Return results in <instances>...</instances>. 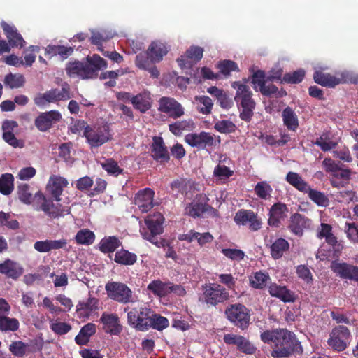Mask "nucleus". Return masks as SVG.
<instances>
[{
	"label": "nucleus",
	"instance_id": "25",
	"mask_svg": "<svg viewBox=\"0 0 358 358\" xmlns=\"http://www.w3.org/2000/svg\"><path fill=\"white\" fill-rule=\"evenodd\" d=\"M100 322L103 325L104 331L110 335H119L122 331L120 318L115 313H103Z\"/></svg>",
	"mask_w": 358,
	"mask_h": 358
},
{
	"label": "nucleus",
	"instance_id": "33",
	"mask_svg": "<svg viewBox=\"0 0 358 358\" xmlns=\"http://www.w3.org/2000/svg\"><path fill=\"white\" fill-rule=\"evenodd\" d=\"M99 299L90 296L86 301H79L76 306L77 313L83 317H89L92 313L98 310Z\"/></svg>",
	"mask_w": 358,
	"mask_h": 358
},
{
	"label": "nucleus",
	"instance_id": "15",
	"mask_svg": "<svg viewBox=\"0 0 358 358\" xmlns=\"http://www.w3.org/2000/svg\"><path fill=\"white\" fill-rule=\"evenodd\" d=\"M35 196H38L43 200L40 208L50 219L64 217L71 213L70 207L62 204L55 205L52 199H47L40 191L35 193Z\"/></svg>",
	"mask_w": 358,
	"mask_h": 358
},
{
	"label": "nucleus",
	"instance_id": "44",
	"mask_svg": "<svg viewBox=\"0 0 358 358\" xmlns=\"http://www.w3.org/2000/svg\"><path fill=\"white\" fill-rule=\"evenodd\" d=\"M254 191L259 199L268 200L271 197L273 188L267 181H260L255 186Z\"/></svg>",
	"mask_w": 358,
	"mask_h": 358
},
{
	"label": "nucleus",
	"instance_id": "38",
	"mask_svg": "<svg viewBox=\"0 0 358 358\" xmlns=\"http://www.w3.org/2000/svg\"><path fill=\"white\" fill-rule=\"evenodd\" d=\"M289 249V242L282 238H277L271 245V255L275 259L281 258L283 253Z\"/></svg>",
	"mask_w": 358,
	"mask_h": 358
},
{
	"label": "nucleus",
	"instance_id": "56",
	"mask_svg": "<svg viewBox=\"0 0 358 358\" xmlns=\"http://www.w3.org/2000/svg\"><path fill=\"white\" fill-rule=\"evenodd\" d=\"M214 128L220 133L229 134L236 130V125L230 120H221L215 124Z\"/></svg>",
	"mask_w": 358,
	"mask_h": 358
},
{
	"label": "nucleus",
	"instance_id": "28",
	"mask_svg": "<svg viewBox=\"0 0 358 358\" xmlns=\"http://www.w3.org/2000/svg\"><path fill=\"white\" fill-rule=\"evenodd\" d=\"M68 184L69 182L66 178L53 176L50 178L47 189L52 199L57 202H59L64 189L67 187Z\"/></svg>",
	"mask_w": 358,
	"mask_h": 358
},
{
	"label": "nucleus",
	"instance_id": "34",
	"mask_svg": "<svg viewBox=\"0 0 358 358\" xmlns=\"http://www.w3.org/2000/svg\"><path fill=\"white\" fill-rule=\"evenodd\" d=\"M122 245V241L115 236H105L99 243V250L104 253H113Z\"/></svg>",
	"mask_w": 358,
	"mask_h": 358
},
{
	"label": "nucleus",
	"instance_id": "3",
	"mask_svg": "<svg viewBox=\"0 0 358 358\" xmlns=\"http://www.w3.org/2000/svg\"><path fill=\"white\" fill-rule=\"evenodd\" d=\"M247 82V80H245L244 83L236 81L231 84V87L236 90L234 101L239 110V117L243 121L250 122L254 115L256 103L252 98V92L246 84Z\"/></svg>",
	"mask_w": 358,
	"mask_h": 358
},
{
	"label": "nucleus",
	"instance_id": "62",
	"mask_svg": "<svg viewBox=\"0 0 358 358\" xmlns=\"http://www.w3.org/2000/svg\"><path fill=\"white\" fill-rule=\"evenodd\" d=\"M50 329L57 335H64L71 329V326L66 322H52L50 324Z\"/></svg>",
	"mask_w": 358,
	"mask_h": 358
},
{
	"label": "nucleus",
	"instance_id": "41",
	"mask_svg": "<svg viewBox=\"0 0 358 358\" xmlns=\"http://www.w3.org/2000/svg\"><path fill=\"white\" fill-rule=\"evenodd\" d=\"M14 189V176L11 173H3L0 176V193L10 194Z\"/></svg>",
	"mask_w": 358,
	"mask_h": 358
},
{
	"label": "nucleus",
	"instance_id": "1",
	"mask_svg": "<svg viewBox=\"0 0 358 358\" xmlns=\"http://www.w3.org/2000/svg\"><path fill=\"white\" fill-rule=\"evenodd\" d=\"M265 343H272L271 355L273 358H288L303 353V347L294 333L287 329L266 330L261 334Z\"/></svg>",
	"mask_w": 358,
	"mask_h": 358
},
{
	"label": "nucleus",
	"instance_id": "37",
	"mask_svg": "<svg viewBox=\"0 0 358 358\" xmlns=\"http://www.w3.org/2000/svg\"><path fill=\"white\" fill-rule=\"evenodd\" d=\"M114 262L120 265L131 266L137 261V255L125 249L116 251L113 259Z\"/></svg>",
	"mask_w": 358,
	"mask_h": 358
},
{
	"label": "nucleus",
	"instance_id": "60",
	"mask_svg": "<svg viewBox=\"0 0 358 358\" xmlns=\"http://www.w3.org/2000/svg\"><path fill=\"white\" fill-rule=\"evenodd\" d=\"M136 65L141 69H148V67L153 63L150 61L148 50L145 52H141L136 55L135 59Z\"/></svg>",
	"mask_w": 358,
	"mask_h": 358
},
{
	"label": "nucleus",
	"instance_id": "30",
	"mask_svg": "<svg viewBox=\"0 0 358 358\" xmlns=\"http://www.w3.org/2000/svg\"><path fill=\"white\" fill-rule=\"evenodd\" d=\"M311 220L300 213H294L290 217L289 229L295 235H303L304 228L310 226Z\"/></svg>",
	"mask_w": 358,
	"mask_h": 358
},
{
	"label": "nucleus",
	"instance_id": "6",
	"mask_svg": "<svg viewBox=\"0 0 358 358\" xmlns=\"http://www.w3.org/2000/svg\"><path fill=\"white\" fill-rule=\"evenodd\" d=\"M314 81L327 87H334L335 86L345 83H358V76L350 73L348 72L336 73L331 75L324 71L323 68L315 69L313 76Z\"/></svg>",
	"mask_w": 358,
	"mask_h": 358
},
{
	"label": "nucleus",
	"instance_id": "26",
	"mask_svg": "<svg viewBox=\"0 0 358 358\" xmlns=\"http://www.w3.org/2000/svg\"><path fill=\"white\" fill-rule=\"evenodd\" d=\"M1 27L8 38L9 47L22 48L25 45V41L14 25H10L6 22L1 23Z\"/></svg>",
	"mask_w": 358,
	"mask_h": 358
},
{
	"label": "nucleus",
	"instance_id": "9",
	"mask_svg": "<svg viewBox=\"0 0 358 358\" xmlns=\"http://www.w3.org/2000/svg\"><path fill=\"white\" fill-rule=\"evenodd\" d=\"M105 289L108 296L120 303H133L137 301V296L134 294L133 291L123 282H108Z\"/></svg>",
	"mask_w": 358,
	"mask_h": 358
},
{
	"label": "nucleus",
	"instance_id": "52",
	"mask_svg": "<svg viewBox=\"0 0 358 358\" xmlns=\"http://www.w3.org/2000/svg\"><path fill=\"white\" fill-rule=\"evenodd\" d=\"M6 227V228L12 230L19 229V222L13 219L11 215L8 213L0 211V227Z\"/></svg>",
	"mask_w": 358,
	"mask_h": 358
},
{
	"label": "nucleus",
	"instance_id": "49",
	"mask_svg": "<svg viewBox=\"0 0 358 358\" xmlns=\"http://www.w3.org/2000/svg\"><path fill=\"white\" fill-rule=\"evenodd\" d=\"M195 100L197 101V110L199 113L204 115H208L211 113L213 103L210 97L207 96H196Z\"/></svg>",
	"mask_w": 358,
	"mask_h": 358
},
{
	"label": "nucleus",
	"instance_id": "32",
	"mask_svg": "<svg viewBox=\"0 0 358 358\" xmlns=\"http://www.w3.org/2000/svg\"><path fill=\"white\" fill-rule=\"evenodd\" d=\"M152 98L149 92H143L132 97V105L136 110L145 113L152 106Z\"/></svg>",
	"mask_w": 358,
	"mask_h": 358
},
{
	"label": "nucleus",
	"instance_id": "7",
	"mask_svg": "<svg viewBox=\"0 0 358 358\" xmlns=\"http://www.w3.org/2000/svg\"><path fill=\"white\" fill-rule=\"evenodd\" d=\"M62 89L52 88L45 93L38 94L34 99V103L38 106H45L47 103H57L61 101H67L72 97L71 87L67 82L61 85Z\"/></svg>",
	"mask_w": 358,
	"mask_h": 358
},
{
	"label": "nucleus",
	"instance_id": "40",
	"mask_svg": "<svg viewBox=\"0 0 358 358\" xmlns=\"http://www.w3.org/2000/svg\"><path fill=\"white\" fill-rule=\"evenodd\" d=\"M169 326V320L159 314L155 313L153 310L151 315V319L148 324V330L152 328L157 331H162Z\"/></svg>",
	"mask_w": 358,
	"mask_h": 358
},
{
	"label": "nucleus",
	"instance_id": "17",
	"mask_svg": "<svg viewBox=\"0 0 358 358\" xmlns=\"http://www.w3.org/2000/svg\"><path fill=\"white\" fill-rule=\"evenodd\" d=\"M209 199L206 194H199L193 202L189 203L185 208V213L192 217H201L203 215L214 208L208 203Z\"/></svg>",
	"mask_w": 358,
	"mask_h": 358
},
{
	"label": "nucleus",
	"instance_id": "45",
	"mask_svg": "<svg viewBox=\"0 0 358 358\" xmlns=\"http://www.w3.org/2000/svg\"><path fill=\"white\" fill-rule=\"evenodd\" d=\"M94 233L88 229L79 230L75 236L76 242L80 245H90L94 242Z\"/></svg>",
	"mask_w": 358,
	"mask_h": 358
},
{
	"label": "nucleus",
	"instance_id": "46",
	"mask_svg": "<svg viewBox=\"0 0 358 358\" xmlns=\"http://www.w3.org/2000/svg\"><path fill=\"white\" fill-rule=\"evenodd\" d=\"M268 280H270V277L268 273L258 271L250 278V285L252 288L262 289L266 287Z\"/></svg>",
	"mask_w": 358,
	"mask_h": 358
},
{
	"label": "nucleus",
	"instance_id": "21",
	"mask_svg": "<svg viewBox=\"0 0 358 358\" xmlns=\"http://www.w3.org/2000/svg\"><path fill=\"white\" fill-rule=\"evenodd\" d=\"M289 212L287 205L277 202L271 206L268 212V224L272 227L279 228L281 222L287 217Z\"/></svg>",
	"mask_w": 358,
	"mask_h": 358
},
{
	"label": "nucleus",
	"instance_id": "27",
	"mask_svg": "<svg viewBox=\"0 0 358 358\" xmlns=\"http://www.w3.org/2000/svg\"><path fill=\"white\" fill-rule=\"evenodd\" d=\"M268 291L271 296L278 298L284 303H293L296 299L294 292L287 289L286 286L280 285L275 282L270 284Z\"/></svg>",
	"mask_w": 358,
	"mask_h": 358
},
{
	"label": "nucleus",
	"instance_id": "5",
	"mask_svg": "<svg viewBox=\"0 0 358 358\" xmlns=\"http://www.w3.org/2000/svg\"><path fill=\"white\" fill-rule=\"evenodd\" d=\"M229 291L217 283H209L202 285V294L199 297L200 301L208 307H217L223 305L230 299Z\"/></svg>",
	"mask_w": 358,
	"mask_h": 358
},
{
	"label": "nucleus",
	"instance_id": "8",
	"mask_svg": "<svg viewBox=\"0 0 358 358\" xmlns=\"http://www.w3.org/2000/svg\"><path fill=\"white\" fill-rule=\"evenodd\" d=\"M226 318L235 327L245 330L250 324V311L242 303L229 304L224 310Z\"/></svg>",
	"mask_w": 358,
	"mask_h": 358
},
{
	"label": "nucleus",
	"instance_id": "29",
	"mask_svg": "<svg viewBox=\"0 0 358 358\" xmlns=\"http://www.w3.org/2000/svg\"><path fill=\"white\" fill-rule=\"evenodd\" d=\"M23 272V268L12 259H7L0 264V273L14 280H17Z\"/></svg>",
	"mask_w": 358,
	"mask_h": 358
},
{
	"label": "nucleus",
	"instance_id": "13",
	"mask_svg": "<svg viewBox=\"0 0 358 358\" xmlns=\"http://www.w3.org/2000/svg\"><path fill=\"white\" fill-rule=\"evenodd\" d=\"M147 289L155 296L163 298L171 293H174L177 296H184L186 294L185 289L180 285H174L169 281L163 282L160 280H154L151 281Z\"/></svg>",
	"mask_w": 358,
	"mask_h": 358
},
{
	"label": "nucleus",
	"instance_id": "4",
	"mask_svg": "<svg viewBox=\"0 0 358 358\" xmlns=\"http://www.w3.org/2000/svg\"><path fill=\"white\" fill-rule=\"evenodd\" d=\"M144 222L145 227L140 229L142 237L158 248L165 247L167 245L166 240L158 237L164 231L163 215L160 213H155L147 216Z\"/></svg>",
	"mask_w": 358,
	"mask_h": 358
},
{
	"label": "nucleus",
	"instance_id": "47",
	"mask_svg": "<svg viewBox=\"0 0 358 358\" xmlns=\"http://www.w3.org/2000/svg\"><path fill=\"white\" fill-rule=\"evenodd\" d=\"M17 195L20 201L27 205H29L34 200L33 194L31 192L30 185L22 183L17 186Z\"/></svg>",
	"mask_w": 358,
	"mask_h": 358
},
{
	"label": "nucleus",
	"instance_id": "54",
	"mask_svg": "<svg viewBox=\"0 0 358 358\" xmlns=\"http://www.w3.org/2000/svg\"><path fill=\"white\" fill-rule=\"evenodd\" d=\"M217 68L220 72L225 76H229L232 71H238L237 64L231 60H223L218 63Z\"/></svg>",
	"mask_w": 358,
	"mask_h": 358
},
{
	"label": "nucleus",
	"instance_id": "39",
	"mask_svg": "<svg viewBox=\"0 0 358 358\" xmlns=\"http://www.w3.org/2000/svg\"><path fill=\"white\" fill-rule=\"evenodd\" d=\"M287 182L297 190L305 192L308 189L309 185L297 173L289 171L286 176Z\"/></svg>",
	"mask_w": 358,
	"mask_h": 358
},
{
	"label": "nucleus",
	"instance_id": "43",
	"mask_svg": "<svg viewBox=\"0 0 358 358\" xmlns=\"http://www.w3.org/2000/svg\"><path fill=\"white\" fill-rule=\"evenodd\" d=\"M20 322L15 317H9L7 315L0 316V331H16L19 329Z\"/></svg>",
	"mask_w": 358,
	"mask_h": 358
},
{
	"label": "nucleus",
	"instance_id": "53",
	"mask_svg": "<svg viewBox=\"0 0 358 358\" xmlns=\"http://www.w3.org/2000/svg\"><path fill=\"white\" fill-rule=\"evenodd\" d=\"M101 165L102 168L109 174L115 176H117L119 174L123 172V169H121L117 162L113 159H108L105 162H101Z\"/></svg>",
	"mask_w": 358,
	"mask_h": 358
},
{
	"label": "nucleus",
	"instance_id": "42",
	"mask_svg": "<svg viewBox=\"0 0 358 358\" xmlns=\"http://www.w3.org/2000/svg\"><path fill=\"white\" fill-rule=\"evenodd\" d=\"M304 193L307 194L309 199L319 206L326 207L329 204V200L324 193L313 189L310 186Z\"/></svg>",
	"mask_w": 358,
	"mask_h": 358
},
{
	"label": "nucleus",
	"instance_id": "31",
	"mask_svg": "<svg viewBox=\"0 0 358 358\" xmlns=\"http://www.w3.org/2000/svg\"><path fill=\"white\" fill-rule=\"evenodd\" d=\"M168 52L167 47L161 41H152L148 48L149 58L152 63H157L163 59Z\"/></svg>",
	"mask_w": 358,
	"mask_h": 358
},
{
	"label": "nucleus",
	"instance_id": "63",
	"mask_svg": "<svg viewBox=\"0 0 358 358\" xmlns=\"http://www.w3.org/2000/svg\"><path fill=\"white\" fill-rule=\"evenodd\" d=\"M94 181L89 176H84L79 178L76 182V188L82 192L88 191L93 185Z\"/></svg>",
	"mask_w": 358,
	"mask_h": 358
},
{
	"label": "nucleus",
	"instance_id": "64",
	"mask_svg": "<svg viewBox=\"0 0 358 358\" xmlns=\"http://www.w3.org/2000/svg\"><path fill=\"white\" fill-rule=\"evenodd\" d=\"M171 189L172 191H177L180 193L187 192V182L185 178H179L173 180L170 185Z\"/></svg>",
	"mask_w": 358,
	"mask_h": 358
},
{
	"label": "nucleus",
	"instance_id": "58",
	"mask_svg": "<svg viewBox=\"0 0 358 358\" xmlns=\"http://www.w3.org/2000/svg\"><path fill=\"white\" fill-rule=\"evenodd\" d=\"M237 349L245 354H253L256 350L255 347L245 337L242 336L236 345Z\"/></svg>",
	"mask_w": 358,
	"mask_h": 358
},
{
	"label": "nucleus",
	"instance_id": "19",
	"mask_svg": "<svg viewBox=\"0 0 358 358\" xmlns=\"http://www.w3.org/2000/svg\"><path fill=\"white\" fill-rule=\"evenodd\" d=\"M62 114L55 110L41 113L35 119L36 127L42 132L49 130L53 124L60 121Z\"/></svg>",
	"mask_w": 358,
	"mask_h": 358
},
{
	"label": "nucleus",
	"instance_id": "57",
	"mask_svg": "<svg viewBox=\"0 0 358 358\" xmlns=\"http://www.w3.org/2000/svg\"><path fill=\"white\" fill-rule=\"evenodd\" d=\"M266 76L262 70H257L253 72L251 76V83L254 85V89L257 91V86L259 88L263 87L267 83Z\"/></svg>",
	"mask_w": 358,
	"mask_h": 358
},
{
	"label": "nucleus",
	"instance_id": "23",
	"mask_svg": "<svg viewBox=\"0 0 358 358\" xmlns=\"http://www.w3.org/2000/svg\"><path fill=\"white\" fill-rule=\"evenodd\" d=\"M151 156L157 162L164 164L170 160V155L164 140L160 136H154L150 148Z\"/></svg>",
	"mask_w": 358,
	"mask_h": 358
},
{
	"label": "nucleus",
	"instance_id": "12",
	"mask_svg": "<svg viewBox=\"0 0 358 358\" xmlns=\"http://www.w3.org/2000/svg\"><path fill=\"white\" fill-rule=\"evenodd\" d=\"M352 335L349 329L343 325L334 327L327 340L328 345L334 351H344L350 345Z\"/></svg>",
	"mask_w": 358,
	"mask_h": 358
},
{
	"label": "nucleus",
	"instance_id": "2",
	"mask_svg": "<svg viewBox=\"0 0 358 358\" xmlns=\"http://www.w3.org/2000/svg\"><path fill=\"white\" fill-rule=\"evenodd\" d=\"M106 67V60L99 55L94 54L92 57H87V62L80 61L69 62L66 66V71L69 77L89 79L96 76L99 71Z\"/></svg>",
	"mask_w": 358,
	"mask_h": 358
},
{
	"label": "nucleus",
	"instance_id": "36",
	"mask_svg": "<svg viewBox=\"0 0 358 358\" xmlns=\"http://www.w3.org/2000/svg\"><path fill=\"white\" fill-rule=\"evenodd\" d=\"M96 331V325L94 323H87L80 329L78 334L75 337L76 343L79 345H87L90 337L95 334Z\"/></svg>",
	"mask_w": 358,
	"mask_h": 358
},
{
	"label": "nucleus",
	"instance_id": "48",
	"mask_svg": "<svg viewBox=\"0 0 358 358\" xmlns=\"http://www.w3.org/2000/svg\"><path fill=\"white\" fill-rule=\"evenodd\" d=\"M169 131L176 136H180L183 131L190 130L194 127L192 120L178 121L169 124Z\"/></svg>",
	"mask_w": 358,
	"mask_h": 358
},
{
	"label": "nucleus",
	"instance_id": "35",
	"mask_svg": "<svg viewBox=\"0 0 358 358\" xmlns=\"http://www.w3.org/2000/svg\"><path fill=\"white\" fill-rule=\"evenodd\" d=\"M283 124L289 131H296L299 127L298 116L294 110L287 106L282 112Z\"/></svg>",
	"mask_w": 358,
	"mask_h": 358
},
{
	"label": "nucleus",
	"instance_id": "20",
	"mask_svg": "<svg viewBox=\"0 0 358 358\" xmlns=\"http://www.w3.org/2000/svg\"><path fill=\"white\" fill-rule=\"evenodd\" d=\"M159 110L168 114L174 119L178 118L184 114V109L181 104L173 98L166 96L159 99Z\"/></svg>",
	"mask_w": 358,
	"mask_h": 358
},
{
	"label": "nucleus",
	"instance_id": "59",
	"mask_svg": "<svg viewBox=\"0 0 358 358\" xmlns=\"http://www.w3.org/2000/svg\"><path fill=\"white\" fill-rule=\"evenodd\" d=\"M222 253L227 258L234 261H241L244 259L245 253L240 249L223 248Z\"/></svg>",
	"mask_w": 358,
	"mask_h": 358
},
{
	"label": "nucleus",
	"instance_id": "14",
	"mask_svg": "<svg viewBox=\"0 0 358 358\" xmlns=\"http://www.w3.org/2000/svg\"><path fill=\"white\" fill-rule=\"evenodd\" d=\"M185 142L191 147L196 148L199 150H204L207 148H213L217 144L220 143V136H216L209 132L201 131L199 134H188L185 137Z\"/></svg>",
	"mask_w": 358,
	"mask_h": 358
},
{
	"label": "nucleus",
	"instance_id": "55",
	"mask_svg": "<svg viewBox=\"0 0 358 358\" xmlns=\"http://www.w3.org/2000/svg\"><path fill=\"white\" fill-rule=\"evenodd\" d=\"M344 231L351 242L358 243V225L356 223L345 222Z\"/></svg>",
	"mask_w": 358,
	"mask_h": 358
},
{
	"label": "nucleus",
	"instance_id": "11",
	"mask_svg": "<svg viewBox=\"0 0 358 358\" xmlns=\"http://www.w3.org/2000/svg\"><path fill=\"white\" fill-rule=\"evenodd\" d=\"M152 312V309L145 306L134 307L127 313V322L137 331H146Z\"/></svg>",
	"mask_w": 358,
	"mask_h": 358
},
{
	"label": "nucleus",
	"instance_id": "50",
	"mask_svg": "<svg viewBox=\"0 0 358 358\" xmlns=\"http://www.w3.org/2000/svg\"><path fill=\"white\" fill-rule=\"evenodd\" d=\"M305 74L306 72L302 69L294 71L292 73H287L283 76L281 83L298 84L303 80Z\"/></svg>",
	"mask_w": 358,
	"mask_h": 358
},
{
	"label": "nucleus",
	"instance_id": "61",
	"mask_svg": "<svg viewBox=\"0 0 358 358\" xmlns=\"http://www.w3.org/2000/svg\"><path fill=\"white\" fill-rule=\"evenodd\" d=\"M27 344L22 341H14L10 346V351L17 357H22L26 353Z\"/></svg>",
	"mask_w": 358,
	"mask_h": 358
},
{
	"label": "nucleus",
	"instance_id": "16",
	"mask_svg": "<svg viewBox=\"0 0 358 358\" xmlns=\"http://www.w3.org/2000/svg\"><path fill=\"white\" fill-rule=\"evenodd\" d=\"M234 222L238 225L245 226L249 224L252 231H257L262 228V219L252 210L240 209L234 216Z\"/></svg>",
	"mask_w": 358,
	"mask_h": 358
},
{
	"label": "nucleus",
	"instance_id": "22",
	"mask_svg": "<svg viewBox=\"0 0 358 358\" xmlns=\"http://www.w3.org/2000/svg\"><path fill=\"white\" fill-rule=\"evenodd\" d=\"M331 269L341 278L358 282V266L345 262H334Z\"/></svg>",
	"mask_w": 358,
	"mask_h": 358
},
{
	"label": "nucleus",
	"instance_id": "18",
	"mask_svg": "<svg viewBox=\"0 0 358 358\" xmlns=\"http://www.w3.org/2000/svg\"><path fill=\"white\" fill-rule=\"evenodd\" d=\"M203 49L199 46L192 45L185 53L177 59L181 69H191L203 57Z\"/></svg>",
	"mask_w": 358,
	"mask_h": 358
},
{
	"label": "nucleus",
	"instance_id": "24",
	"mask_svg": "<svg viewBox=\"0 0 358 358\" xmlns=\"http://www.w3.org/2000/svg\"><path fill=\"white\" fill-rule=\"evenodd\" d=\"M155 192L150 188L139 190L135 195L134 202L141 213H148L153 207Z\"/></svg>",
	"mask_w": 358,
	"mask_h": 358
},
{
	"label": "nucleus",
	"instance_id": "10",
	"mask_svg": "<svg viewBox=\"0 0 358 358\" xmlns=\"http://www.w3.org/2000/svg\"><path fill=\"white\" fill-rule=\"evenodd\" d=\"M88 144L93 148H98L112 138L110 127L108 124L87 126L83 132Z\"/></svg>",
	"mask_w": 358,
	"mask_h": 358
},
{
	"label": "nucleus",
	"instance_id": "51",
	"mask_svg": "<svg viewBox=\"0 0 358 358\" xmlns=\"http://www.w3.org/2000/svg\"><path fill=\"white\" fill-rule=\"evenodd\" d=\"M24 77L21 74L9 73L4 78V84L11 89L21 87L24 85Z\"/></svg>",
	"mask_w": 358,
	"mask_h": 358
}]
</instances>
